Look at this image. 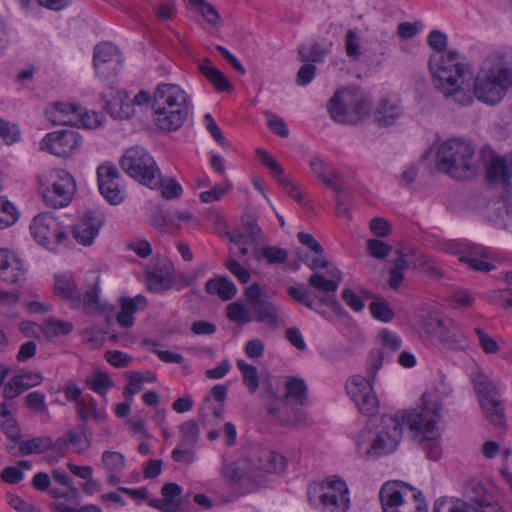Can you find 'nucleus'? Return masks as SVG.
Segmentation results:
<instances>
[{"label":"nucleus","mask_w":512,"mask_h":512,"mask_svg":"<svg viewBox=\"0 0 512 512\" xmlns=\"http://www.w3.org/2000/svg\"><path fill=\"white\" fill-rule=\"evenodd\" d=\"M421 402L420 411L404 410L395 415H383L376 426V435L367 454L379 457L395 451L402 439L404 426H408L413 432L414 440L424 444L426 457L433 461L438 460L442 454V448L437 442L440 438L437 424L442 403L438 395L430 392L422 394Z\"/></svg>","instance_id":"f257e3e1"},{"label":"nucleus","mask_w":512,"mask_h":512,"mask_svg":"<svg viewBox=\"0 0 512 512\" xmlns=\"http://www.w3.org/2000/svg\"><path fill=\"white\" fill-rule=\"evenodd\" d=\"M447 42L446 34L440 30H432L428 34L427 43L436 52L428 63L435 87L451 103L469 106L472 104L470 81L473 68L463 61L464 58L457 50H446Z\"/></svg>","instance_id":"f03ea898"},{"label":"nucleus","mask_w":512,"mask_h":512,"mask_svg":"<svg viewBox=\"0 0 512 512\" xmlns=\"http://www.w3.org/2000/svg\"><path fill=\"white\" fill-rule=\"evenodd\" d=\"M512 88V53L492 55L487 66L470 81L472 102L474 97L488 104H498Z\"/></svg>","instance_id":"7ed1b4c3"},{"label":"nucleus","mask_w":512,"mask_h":512,"mask_svg":"<svg viewBox=\"0 0 512 512\" xmlns=\"http://www.w3.org/2000/svg\"><path fill=\"white\" fill-rule=\"evenodd\" d=\"M189 96L177 84L160 83L153 92V116L162 131H177L189 114Z\"/></svg>","instance_id":"20e7f679"},{"label":"nucleus","mask_w":512,"mask_h":512,"mask_svg":"<svg viewBox=\"0 0 512 512\" xmlns=\"http://www.w3.org/2000/svg\"><path fill=\"white\" fill-rule=\"evenodd\" d=\"M475 147L461 138H452L441 143L436 153L438 171L457 180H468L477 171Z\"/></svg>","instance_id":"39448f33"},{"label":"nucleus","mask_w":512,"mask_h":512,"mask_svg":"<svg viewBox=\"0 0 512 512\" xmlns=\"http://www.w3.org/2000/svg\"><path fill=\"white\" fill-rule=\"evenodd\" d=\"M384 357L383 350H371L368 356L367 377L354 375L346 382L347 394L355 402L359 412L363 415L373 416L378 412L379 401L374 393L373 383L383 365Z\"/></svg>","instance_id":"423d86ee"},{"label":"nucleus","mask_w":512,"mask_h":512,"mask_svg":"<svg viewBox=\"0 0 512 512\" xmlns=\"http://www.w3.org/2000/svg\"><path fill=\"white\" fill-rule=\"evenodd\" d=\"M85 282L86 289L82 295L71 274H57L54 277L55 294L64 300L70 301L77 307L82 304L88 314L104 312L105 306L99 299L100 276L92 272L86 277Z\"/></svg>","instance_id":"0eeeda50"},{"label":"nucleus","mask_w":512,"mask_h":512,"mask_svg":"<svg viewBox=\"0 0 512 512\" xmlns=\"http://www.w3.org/2000/svg\"><path fill=\"white\" fill-rule=\"evenodd\" d=\"M383 512H428L421 491L401 481H388L379 491Z\"/></svg>","instance_id":"6e6552de"},{"label":"nucleus","mask_w":512,"mask_h":512,"mask_svg":"<svg viewBox=\"0 0 512 512\" xmlns=\"http://www.w3.org/2000/svg\"><path fill=\"white\" fill-rule=\"evenodd\" d=\"M119 163L127 175L142 185L154 189L161 184L160 170L152 155L143 147L128 148Z\"/></svg>","instance_id":"1a4fd4ad"},{"label":"nucleus","mask_w":512,"mask_h":512,"mask_svg":"<svg viewBox=\"0 0 512 512\" xmlns=\"http://www.w3.org/2000/svg\"><path fill=\"white\" fill-rule=\"evenodd\" d=\"M370 110L369 101L350 89H338L329 100V114L340 124L357 125L369 115Z\"/></svg>","instance_id":"9d476101"},{"label":"nucleus","mask_w":512,"mask_h":512,"mask_svg":"<svg viewBox=\"0 0 512 512\" xmlns=\"http://www.w3.org/2000/svg\"><path fill=\"white\" fill-rule=\"evenodd\" d=\"M422 332L448 349L463 351L468 347V340L460 327L451 319H442L429 313L420 322Z\"/></svg>","instance_id":"9b49d317"},{"label":"nucleus","mask_w":512,"mask_h":512,"mask_svg":"<svg viewBox=\"0 0 512 512\" xmlns=\"http://www.w3.org/2000/svg\"><path fill=\"white\" fill-rule=\"evenodd\" d=\"M31 234L42 246L50 250L68 240V234L60 222L50 213H41L35 216L30 225Z\"/></svg>","instance_id":"f8f14e48"},{"label":"nucleus","mask_w":512,"mask_h":512,"mask_svg":"<svg viewBox=\"0 0 512 512\" xmlns=\"http://www.w3.org/2000/svg\"><path fill=\"white\" fill-rule=\"evenodd\" d=\"M82 144V136L73 129H61L47 133L41 141V149L58 157H69Z\"/></svg>","instance_id":"ddd939ff"},{"label":"nucleus","mask_w":512,"mask_h":512,"mask_svg":"<svg viewBox=\"0 0 512 512\" xmlns=\"http://www.w3.org/2000/svg\"><path fill=\"white\" fill-rule=\"evenodd\" d=\"M321 488L320 502L329 512H346L349 509V489L343 479L338 476L328 478Z\"/></svg>","instance_id":"4468645a"},{"label":"nucleus","mask_w":512,"mask_h":512,"mask_svg":"<svg viewBox=\"0 0 512 512\" xmlns=\"http://www.w3.org/2000/svg\"><path fill=\"white\" fill-rule=\"evenodd\" d=\"M120 180L121 175L112 163H104L97 168L99 191L111 205H119L124 201L125 195Z\"/></svg>","instance_id":"2eb2a0df"},{"label":"nucleus","mask_w":512,"mask_h":512,"mask_svg":"<svg viewBox=\"0 0 512 512\" xmlns=\"http://www.w3.org/2000/svg\"><path fill=\"white\" fill-rule=\"evenodd\" d=\"M56 179L44 194V200L47 205L54 208L66 207L72 200L75 191V182L72 175L65 170L55 172Z\"/></svg>","instance_id":"dca6fc26"},{"label":"nucleus","mask_w":512,"mask_h":512,"mask_svg":"<svg viewBox=\"0 0 512 512\" xmlns=\"http://www.w3.org/2000/svg\"><path fill=\"white\" fill-rule=\"evenodd\" d=\"M121 54L117 46L110 42L97 44L93 52V66L101 78L116 74V68L121 63Z\"/></svg>","instance_id":"f3484780"},{"label":"nucleus","mask_w":512,"mask_h":512,"mask_svg":"<svg viewBox=\"0 0 512 512\" xmlns=\"http://www.w3.org/2000/svg\"><path fill=\"white\" fill-rule=\"evenodd\" d=\"M0 279L8 284L21 286L27 280L23 261L8 249H0Z\"/></svg>","instance_id":"a211bd4d"},{"label":"nucleus","mask_w":512,"mask_h":512,"mask_svg":"<svg viewBox=\"0 0 512 512\" xmlns=\"http://www.w3.org/2000/svg\"><path fill=\"white\" fill-rule=\"evenodd\" d=\"M173 268L167 260L153 261L146 269L147 288L154 293H163L172 287Z\"/></svg>","instance_id":"6ab92c4d"},{"label":"nucleus","mask_w":512,"mask_h":512,"mask_svg":"<svg viewBox=\"0 0 512 512\" xmlns=\"http://www.w3.org/2000/svg\"><path fill=\"white\" fill-rule=\"evenodd\" d=\"M104 223V218L100 213L88 210L82 218L74 225L72 234L75 240L84 246H89L98 236Z\"/></svg>","instance_id":"aec40b11"},{"label":"nucleus","mask_w":512,"mask_h":512,"mask_svg":"<svg viewBox=\"0 0 512 512\" xmlns=\"http://www.w3.org/2000/svg\"><path fill=\"white\" fill-rule=\"evenodd\" d=\"M249 459L255 469L266 473L282 472L287 464L281 453L260 446L252 449Z\"/></svg>","instance_id":"412c9836"},{"label":"nucleus","mask_w":512,"mask_h":512,"mask_svg":"<svg viewBox=\"0 0 512 512\" xmlns=\"http://www.w3.org/2000/svg\"><path fill=\"white\" fill-rule=\"evenodd\" d=\"M470 380L479 405L501 397V392L497 384L483 371L475 370L471 372Z\"/></svg>","instance_id":"4be33fe9"},{"label":"nucleus","mask_w":512,"mask_h":512,"mask_svg":"<svg viewBox=\"0 0 512 512\" xmlns=\"http://www.w3.org/2000/svg\"><path fill=\"white\" fill-rule=\"evenodd\" d=\"M42 381L43 377L40 373L26 372L15 375L4 385L3 397L7 400H12L24 391L40 385Z\"/></svg>","instance_id":"5701e85b"},{"label":"nucleus","mask_w":512,"mask_h":512,"mask_svg":"<svg viewBox=\"0 0 512 512\" xmlns=\"http://www.w3.org/2000/svg\"><path fill=\"white\" fill-rule=\"evenodd\" d=\"M80 105L68 103H55L46 111L48 119L54 125L75 126L79 121Z\"/></svg>","instance_id":"b1692460"},{"label":"nucleus","mask_w":512,"mask_h":512,"mask_svg":"<svg viewBox=\"0 0 512 512\" xmlns=\"http://www.w3.org/2000/svg\"><path fill=\"white\" fill-rule=\"evenodd\" d=\"M486 179L489 182H501L512 197V161L507 164L502 158L493 159L487 167Z\"/></svg>","instance_id":"393cba45"},{"label":"nucleus","mask_w":512,"mask_h":512,"mask_svg":"<svg viewBox=\"0 0 512 512\" xmlns=\"http://www.w3.org/2000/svg\"><path fill=\"white\" fill-rule=\"evenodd\" d=\"M471 501V512H504L502 508L493 501L491 494L485 488L477 484L469 493Z\"/></svg>","instance_id":"a878e982"},{"label":"nucleus","mask_w":512,"mask_h":512,"mask_svg":"<svg viewBox=\"0 0 512 512\" xmlns=\"http://www.w3.org/2000/svg\"><path fill=\"white\" fill-rule=\"evenodd\" d=\"M327 273L331 279H326L319 272H314L308 279V285L319 293L334 294L341 282L342 274L336 267H333L332 270H328Z\"/></svg>","instance_id":"bb28decb"},{"label":"nucleus","mask_w":512,"mask_h":512,"mask_svg":"<svg viewBox=\"0 0 512 512\" xmlns=\"http://www.w3.org/2000/svg\"><path fill=\"white\" fill-rule=\"evenodd\" d=\"M403 115L402 107L389 99H382L375 111V120L381 127H390Z\"/></svg>","instance_id":"cd10ccee"},{"label":"nucleus","mask_w":512,"mask_h":512,"mask_svg":"<svg viewBox=\"0 0 512 512\" xmlns=\"http://www.w3.org/2000/svg\"><path fill=\"white\" fill-rule=\"evenodd\" d=\"M199 70L219 92H230L233 87L227 77L208 58L199 63Z\"/></svg>","instance_id":"c85d7f7f"},{"label":"nucleus","mask_w":512,"mask_h":512,"mask_svg":"<svg viewBox=\"0 0 512 512\" xmlns=\"http://www.w3.org/2000/svg\"><path fill=\"white\" fill-rule=\"evenodd\" d=\"M479 406L486 421L496 428H506L505 404L501 397Z\"/></svg>","instance_id":"c756f323"},{"label":"nucleus","mask_w":512,"mask_h":512,"mask_svg":"<svg viewBox=\"0 0 512 512\" xmlns=\"http://www.w3.org/2000/svg\"><path fill=\"white\" fill-rule=\"evenodd\" d=\"M308 388L300 377H288L285 383V403L304 405L308 399Z\"/></svg>","instance_id":"7c9ffc66"},{"label":"nucleus","mask_w":512,"mask_h":512,"mask_svg":"<svg viewBox=\"0 0 512 512\" xmlns=\"http://www.w3.org/2000/svg\"><path fill=\"white\" fill-rule=\"evenodd\" d=\"M205 290L208 294L217 295L224 301L231 300L237 293L236 285L227 276L209 279L205 284Z\"/></svg>","instance_id":"2f4dec72"},{"label":"nucleus","mask_w":512,"mask_h":512,"mask_svg":"<svg viewBox=\"0 0 512 512\" xmlns=\"http://www.w3.org/2000/svg\"><path fill=\"white\" fill-rule=\"evenodd\" d=\"M312 172L321 180L322 183L332 190L339 189L340 175L335 171L327 173V164L319 157H313L309 162Z\"/></svg>","instance_id":"473e14b6"},{"label":"nucleus","mask_w":512,"mask_h":512,"mask_svg":"<svg viewBox=\"0 0 512 512\" xmlns=\"http://www.w3.org/2000/svg\"><path fill=\"white\" fill-rule=\"evenodd\" d=\"M0 429L10 440L15 442L20 440V426L5 402L0 403Z\"/></svg>","instance_id":"72a5a7b5"},{"label":"nucleus","mask_w":512,"mask_h":512,"mask_svg":"<svg viewBox=\"0 0 512 512\" xmlns=\"http://www.w3.org/2000/svg\"><path fill=\"white\" fill-rule=\"evenodd\" d=\"M251 307L255 313L256 321L260 323H267L272 328L278 327V313L272 302L264 298L256 304H253Z\"/></svg>","instance_id":"f704fd0d"},{"label":"nucleus","mask_w":512,"mask_h":512,"mask_svg":"<svg viewBox=\"0 0 512 512\" xmlns=\"http://www.w3.org/2000/svg\"><path fill=\"white\" fill-rule=\"evenodd\" d=\"M52 448L50 436H39L28 440L19 441V452L23 456L42 454Z\"/></svg>","instance_id":"c9c22d12"},{"label":"nucleus","mask_w":512,"mask_h":512,"mask_svg":"<svg viewBox=\"0 0 512 512\" xmlns=\"http://www.w3.org/2000/svg\"><path fill=\"white\" fill-rule=\"evenodd\" d=\"M433 512H471V501L455 497L438 498L433 506Z\"/></svg>","instance_id":"e433bc0d"},{"label":"nucleus","mask_w":512,"mask_h":512,"mask_svg":"<svg viewBox=\"0 0 512 512\" xmlns=\"http://www.w3.org/2000/svg\"><path fill=\"white\" fill-rule=\"evenodd\" d=\"M70 446H72L77 454L86 453L90 446L91 440L86 434V425L79 424L67 432Z\"/></svg>","instance_id":"4c0bfd02"},{"label":"nucleus","mask_w":512,"mask_h":512,"mask_svg":"<svg viewBox=\"0 0 512 512\" xmlns=\"http://www.w3.org/2000/svg\"><path fill=\"white\" fill-rule=\"evenodd\" d=\"M39 328L46 338L51 339L70 334L73 330V325L68 321L51 318L45 321Z\"/></svg>","instance_id":"58836bf2"},{"label":"nucleus","mask_w":512,"mask_h":512,"mask_svg":"<svg viewBox=\"0 0 512 512\" xmlns=\"http://www.w3.org/2000/svg\"><path fill=\"white\" fill-rule=\"evenodd\" d=\"M287 293L296 302L305 305L307 308L314 310L315 312L321 314L323 317H327L326 311H321L318 306H316L314 300L311 298V292L304 284H300L298 286H290L287 289Z\"/></svg>","instance_id":"ea45409f"},{"label":"nucleus","mask_w":512,"mask_h":512,"mask_svg":"<svg viewBox=\"0 0 512 512\" xmlns=\"http://www.w3.org/2000/svg\"><path fill=\"white\" fill-rule=\"evenodd\" d=\"M181 447H194L200 438V429L197 422L193 419L187 420L179 427Z\"/></svg>","instance_id":"a19ab883"},{"label":"nucleus","mask_w":512,"mask_h":512,"mask_svg":"<svg viewBox=\"0 0 512 512\" xmlns=\"http://www.w3.org/2000/svg\"><path fill=\"white\" fill-rule=\"evenodd\" d=\"M242 226L250 243L258 244L265 240L264 233L258 225L255 215L244 214L242 216Z\"/></svg>","instance_id":"79ce46f5"},{"label":"nucleus","mask_w":512,"mask_h":512,"mask_svg":"<svg viewBox=\"0 0 512 512\" xmlns=\"http://www.w3.org/2000/svg\"><path fill=\"white\" fill-rule=\"evenodd\" d=\"M237 367L242 374L243 383L250 393L256 392L259 388V377L255 366L246 363L244 360L237 361Z\"/></svg>","instance_id":"37998d69"},{"label":"nucleus","mask_w":512,"mask_h":512,"mask_svg":"<svg viewBox=\"0 0 512 512\" xmlns=\"http://www.w3.org/2000/svg\"><path fill=\"white\" fill-rule=\"evenodd\" d=\"M191 7L197 10L211 25L217 26L221 22L220 15L214 5L206 0H188Z\"/></svg>","instance_id":"c03bdc74"},{"label":"nucleus","mask_w":512,"mask_h":512,"mask_svg":"<svg viewBox=\"0 0 512 512\" xmlns=\"http://www.w3.org/2000/svg\"><path fill=\"white\" fill-rule=\"evenodd\" d=\"M19 212L15 205L4 197H0V229H5L16 223Z\"/></svg>","instance_id":"a18cd8bd"},{"label":"nucleus","mask_w":512,"mask_h":512,"mask_svg":"<svg viewBox=\"0 0 512 512\" xmlns=\"http://www.w3.org/2000/svg\"><path fill=\"white\" fill-rule=\"evenodd\" d=\"M326 51L319 43H314L310 47L302 45L298 48V57L300 61L306 63L323 62Z\"/></svg>","instance_id":"49530a36"},{"label":"nucleus","mask_w":512,"mask_h":512,"mask_svg":"<svg viewBox=\"0 0 512 512\" xmlns=\"http://www.w3.org/2000/svg\"><path fill=\"white\" fill-rule=\"evenodd\" d=\"M48 494L51 498L55 499V502L63 501L67 504L78 505L80 503V493L76 487H70L67 489L65 487H55L52 486L48 490Z\"/></svg>","instance_id":"de8ad7c7"},{"label":"nucleus","mask_w":512,"mask_h":512,"mask_svg":"<svg viewBox=\"0 0 512 512\" xmlns=\"http://www.w3.org/2000/svg\"><path fill=\"white\" fill-rule=\"evenodd\" d=\"M369 311L373 318L384 323L392 321L395 316V312L383 298H379L371 302L369 305Z\"/></svg>","instance_id":"09e8293b"},{"label":"nucleus","mask_w":512,"mask_h":512,"mask_svg":"<svg viewBox=\"0 0 512 512\" xmlns=\"http://www.w3.org/2000/svg\"><path fill=\"white\" fill-rule=\"evenodd\" d=\"M161 494L169 504L171 508H173L174 512H177L182 505V487L176 483H166L161 488Z\"/></svg>","instance_id":"8fccbe9b"},{"label":"nucleus","mask_w":512,"mask_h":512,"mask_svg":"<svg viewBox=\"0 0 512 512\" xmlns=\"http://www.w3.org/2000/svg\"><path fill=\"white\" fill-rule=\"evenodd\" d=\"M101 460L108 473L118 474L125 467V457L120 452L105 451Z\"/></svg>","instance_id":"3c124183"},{"label":"nucleus","mask_w":512,"mask_h":512,"mask_svg":"<svg viewBox=\"0 0 512 512\" xmlns=\"http://www.w3.org/2000/svg\"><path fill=\"white\" fill-rule=\"evenodd\" d=\"M226 316L230 321L246 324L252 321L249 309L241 302H232L226 308Z\"/></svg>","instance_id":"603ef678"},{"label":"nucleus","mask_w":512,"mask_h":512,"mask_svg":"<svg viewBox=\"0 0 512 512\" xmlns=\"http://www.w3.org/2000/svg\"><path fill=\"white\" fill-rule=\"evenodd\" d=\"M88 386L95 393L105 396L113 387V381L107 373L97 370L93 373L92 379L88 381Z\"/></svg>","instance_id":"864d4df0"},{"label":"nucleus","mask_w":512,"mask_h":512,"mask_svg":"<svg viewBox=\"0 0 512 512\" xmlns=\"http://www.w3.org/2000/svg\"><path fill=\"white\" fill-rule=\"evenodd\" d=\"M143 345L149 347L165 363L182 364L184 362V357L181 354L157 349L158 343L153 339H144Z\"/></svg>","instance_id":"5fc2aeb1"},{"label":"nucleus","mask_w":512,"mask_h":512,"mask_svg":"<svg viewBox=\"0 0 512 512\" xmlns=\"http://www.w3.org/2000/svg\"><path fill=\"white\" fill-rule=\"evenodd\" d=\"M261 256L267 264H283L288 259V251L284 248L274 246H264L260 250Z\"/></svg>","instance_id":"6e6d98bb"},{"label":"nucleus","mask_w":512,"mask_h":512,"mask_svg":"<svg viewBox=\"0 0 512 512\" xmlns=\"http://www.w3.org/2000/svg\"><path fill=\"white\" fill-rule=\"evenodd\" d=\"M105 110L115 119L129 118L132 107L129 104H124L121 98H115L106 101Z\"/></svg>","instance_id":"4d7b16f0"},{"label":"nucleus","mask_w":512,"mask_h":512,"mask_svg":"<svg viewBox=\"0 0 512 512\" xmlns=\"http://www.w3.org/2000/svg\"><path fill=\"white\" fill-rule=\"evenodd\" d=\"M45 394L40 391L30 392L25 396V405L30 410L35 413H46L48 411V407L45 402Z\"/></svg>","instance_id":"13d9d810"},{"label":"nucleus","mask_w":512,"mask_h":512,"mask_svg":"<svg viewBox=\"0 0 512 512\" xmlns=\"http://www.w3.org/2000/svg\"><path fill=\"white\" fill-rule=\"evenodd\" d=\"M203 120L206 129L209 131L213 139L223 148H228L230 146V142L222 134V131L215 122L213 116L210 113H207L204 115Z\"/></svg>","instance_id":"bf43d9fd"},{"label":"nucleus","mask_w":512,"mask_h":512,"mask_svg":"<svg viewBox=\"0 0 512 512\" xmlns=\"http://www.w3.org/2000/svg\"><path fill=\"white\" fill-rule=\"evenodd\" d=\"M0 137L7 144H12L19 141L21 133L16 124L0 118Z\"/></svg>","instance_id":"052dcab7"},{"label":"nucleus","mask_w":512,"mask_h":512,"mask_svg":"<svg viewBox=\"0 0 512 512\" xmlns=\"http://www.w3.org/2000/svg\"><path fill=\"white\" fill-rule=\"evenodd\" d=\"M120 305L123 310H126L128 313L134 316L138 310H144L147 308L148 301L145 296L139 294L133 298L122 297L120 300Z\"/></svg>","instance_id":"680f3d73"},{"label":"nucleus","mask_w":512,"mask_h":512,"mask_svg":"<svg viewBox=\"0 0 512 512\" xmlns=\"http://www.w3.org/2000/svg\"><path fill=\"white\" fill-rule=\"evenodd\" d=\"M368 253L376 259H384L392 251V246L382 240L369 239L366 243Z\"/></svg>","instance_id":"e2e57ef3"},{"label":"nucleus","mask_w":512,"mask_h":512,"mask_svg":"<svg viewBox=\"0 0 512 512\" xmlns=\"http://www.w3.org/2000/svg\"><path fill=\"white\" fill-rule=\"evenodd\" d=\"M158 188H161L162 196L168 200L176 199L183 193L182 186L175 178H170L167 182H164L163 177L161 176V184ZM155 189H157V187Z\"/></svg>","instance_id":"0e129e2a"},{"label":"nucleus","mask_w":512,"mask_h":512,"mask_svg":"<svg viewBox=\"0 0 512 512\" xmlns=\"http://www.w3.org/2000/svg\"><path fill=\"white\" fill-rule=\"evenodd\" d=\"M358 34L354 30H348L345 36V51L349 58L358 60L361 56Z\"/></svg>","instance_id":"69168bd1"},{"label":"nucleus","mask_w":512,"mask_h":512,"mask_svg":"<svg viewBox=\"0 0 512 512\" xmlns=\"http://www.w3.org/2000/svg\"><path fill=\"white\" fill-rule=\"evenodd\" d=\"M126 377L129 382L124 387L123 395L126 399L132 400V396L142 390V379L139 371H129L126 373Z\"/></svg>","instance_id":"338daca9"},{"label":"nucleus","mask_w":512,"mask_h":512,"mask_svg":"<svg viewBox=\"0 0 512 512\" xmlns=\"http://www.w3.org/2000/svg\"><path fill=\"white\" fill-rule=\"evenodd\" d=\"M257 156L261 163L268 168L271 173L277 178L278 176L284 175V168L282 165L275 160L267 151L258 148L256 150Z\"/></svg>","instance_id":"774afa93"}]
</instances>
